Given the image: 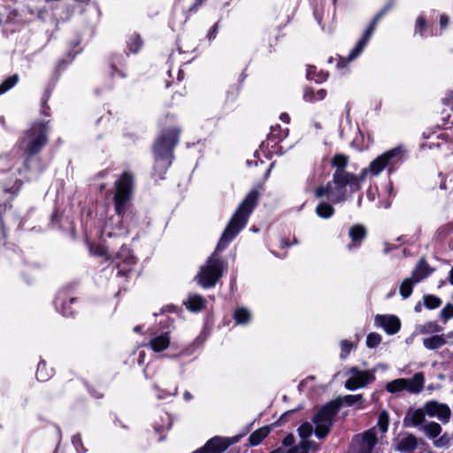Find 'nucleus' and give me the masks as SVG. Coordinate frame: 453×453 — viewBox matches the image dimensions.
<instances>
[{
  "instance_id": "nucleus-1",
  "label": "nucleus",
  "mask_w": 453,
  "mask_h": 453,
  "mask_svg": "<svg viewBox=\"0 0 453 453\" xmlns=\"http://www.w3.org/2000/svg\"><path fill=\"white\" fill-rule=\"evenodd\" d=\"M260 198L257 188H252L241 202L225 227L213 253L196 275L197 282L204 288H213L223 275L226 262L218 254L227 248L229 243L246 226L249 218L257 207Z\"/></svg>"
},
{
  "instance_id": "nucleus-2",
  "label": "nucleus",
  "mask_w": 453,
  "mask_h": 453,
  "mask_svg": "<svg viewBox=\"0 0 453 453\" xmlns=\"http://www.w3.org/2000/svg\"><path fill=\"white\" fill-rule=\"evenodd\" d=\"M49 123L50 120L35 121L19 137L18 143L24 156L19 173L40 168L42 159L39 154L49 143Z\"/></svg>"
},
{
  "instance_id": "nucleus-3",
  "label": "nucleus",
  "mask_w": 453,
  "mask_h": 453,
  "mask_svg": "<svg viewBox=\"0 0 453 453\" xmlns=\"http://www.w3.org/2000/svg\"><path fill=\"white\" fill-rule=\"evenodd\" d=\"M181 128L179 126L164 127L152 143L154 164L151 177L156 180L165 179L168 168L174 159V150L180 142Z\"/></svg>"
},
{
  "instance_id": "nucleus-4",
  "label": "nucleus",
  "mask_w": 453,
  "mask_h": 453,
  "mask_svg": "<svg viewBox=\"0 0 453 453\" xmlns=\"http://www.w3.org/2000/svg\"><path fill=\"white\" fill-rule=\"evenodd\" d=\"M366 173V169H363L358 175L334 173L332 180L315 188L314 197L318 199L326 197L332 203H342L348 198V188L350 194L361 189V182L365 180Z\"/></svg>"
},
{
  "instance_id": "nucleus-5",
  "label": "nucleus",
  "mask_w": 453,
  "mask_h": 453,
  "mask_svg": "<svg viewBox=\"0 0 453 453\" xmlns=\"http://www.w3.org/2000/svg\"><path fill=\"white\" fill-rule=\"evenodd\" d=\"M134 180L129 172H123L114 183L113 205L117 216L121 220L132 206L134 196Z\"/></svg>"
},
{
  "instance_id": "nucleus-6",
  "label": "nucleus",
  "mask_w": 453,
  "mask_h": 453,
  "mask_svg": "<svg viewBox=\"0 0 453 453\" xmlns=\"http://www.w3.org/2000/svg\"><path fill=\"white\" fill-rule=\"evenodd\" d=\"M342 408L340 400H331L321 406L312 418L315 424V435L319 439L326 438L334 425L335 418Z\"/></svg>"
},
{
  "instance_id": "nucleus-7",
  "label": "nucleus",
  "mask_w": 453,
  "mask_h": 453,
  "mask_svg": "<svg viewBox=\"0 0 453 453\" xmlns=\"http://www.w3.org/2000/svg\"><path fill=\"white\" fill-rule=\"evenodd\" d=\"M56 310L65 317L73 318L78 312L79 290L75 282L62 287L54 299Z\"/></svg>"
},
{
  "instance_id": "nucleus-8",
  "label": "nucleus",
  "mask_w": 453,
  "mask_h": 453,
  "mask_svg": "<svg viewBox=\"0 0 453 453\" xmlns=\"http://www.w3.org/2000/svg\"><path fill=\"white\" fill-rule=\"evenodd\" d=\"M405 159V150L401 147L397 146L391 150H388L373 159L369 168L366 169L372 175H379L385 168L388 167V173L391 174L395 171L396 166L403 163Z\"/></svg>"
},
{
  "instance_id": "nucleus-9",
  "label": "nucleus",
  "mask_w": 453,
  "mask_h": 453,
  "mask_svg": "<svg viewBox=\"0 0 453 453\" xmlns=\"http://www.w3.org/2000/svg\"><path fill=\"white\" fill-rule=\"evenodd\" d=\"M23 182L21 180L17 179L13 185L9 187L7 185L3 186L4 192L5 194H11V197L6 201L0 203V244L4 243L7 238V231L4 225V215L7 210H11L12 208V202L19 193L22 188Z\"/></svg>"
},
{
  "instance_id": "nucleus-10",
  "label": "nucleus",
  "mask_w": 453,
  "mask_h": 453,
  "mask_svg": "<svg viewBox=\"0 0 453 453\" xmlns=\"http://www.w3.org/2000/svg\"><path fill=\"white\" fill-rule=\"evenodd\" d=\"M113 259H119L116 267L118 269L117 276L127 278L133 271V267L137 263V257L134 255L131 248L123 244L116 253Z\"/></svg>"
},
{
  "instance_id": "nucleus-11",
  "label": "nucleus",
  "mask_w": 453,
  "mask_h": 453,
  "mask_svg": "<svg viewBox=\"0 0 453 453\" xmlns=\"http://www.w3.org/2000/svg\"><path fill=\"white\" fill-rule=\"evenodd\" d=\"M107 66V74L111 79H126L127 74V68L126 59L123 54L111 53L105 60Z\"/></svg>"
},
{
  "instance_id": "nucleus-12",
  "label": "nucleus",
  "mask_w": 453,
  "mask_h": 453,
  "mask_svg": "<svg viewBox=\"0 0 453 453\" xmlns=\"http://www.w3.org/2000/svg\"><path fill=\"white\" fill-rule=\"evenodd\" d=\"M396 4V0H387L385 5L374 15L372 19L371 20L369 26L364 32L363 35L360 38V43L358 48H361L362 45L367 44L372 36L378 22L389 12H391Z\"/></svg>"
},
{
  "instance_id": "nucleus-13",
  "label": "nucleus",
  "mask_w": 453,
  "mask_h": 453,
  "mask_svg": "<svg viewBox=\"0 0 453 453\" xmlns=\"http://www.w3.org/2000/svg\"><path fill=\"white\" fill-rule=\"evenodd\" d=\"M396 4V0H387L385 5L374 15L372 19L371 20L369 26L364 32L363 35L360 38V43L358 48H361L362 45L367 44L372 36L378 22L389 12H391Z\"/></svg>"
},
{
  "instance_id": "nucleus-14",
  "label": "nucleus",
  "mask_w": 453,
  "mask_h": 453,
  "mask_svg": "<svg viewBox=\"0 0 453 453\" xmlns=\"http://www.w3.org/2000/svg\"><path fill=\"white\" fill-rule=\"evenodd\" d=\"M350 372L353 376L345 382V388L349 390L364 388L375 380L373 371H360L357 367L354 366L350 369Z\"/></svg>"
},
{
  "instance_id": "nucleus-15",
  "label": "nucleus",
  "mask_w": 453,
  "mask_h": 453,
  "mask_svg": "<svg viewBox=\"0 0 453 453\" xmlns=\"http://www.w3.org/2000/svg\"><path fill=\"white\" fill-rule=\"evenodd\" d=\"M437 129L438 131H440L438 134L437 130L432 129L426 130L423 133L424 139L427 141L422 143V149H441V145L442 142H453V138L449 133H447L446 131H442L440 128Z\"/></svg>"
},
{
  "instance_id": "nucleus-16",
  "label": "nucleus",
  "mask_w": 453,
  "mask_h": 453,
  "mask_svg": "<svg viewBox=\"0 0 453 453\" xmlns=\"http://www.w3.org/2000/svg\"><path fill=\"white\" fill-rule=\"evenodd\" d=\"M293 6V0H274L271 3V13L276 19L282 17V21L277 26L279 30L284 28L290 20L289 11Z\"/></svg>"
},
{
  "instance_id": "nucleus-17",
  "label": "nucleus",
  "mask_w": 453,
  "mask_h": 453,
  "mask_svg": "<svg viewBox=\"0 0 453 453\" xmlns=\"http://www.w3.org/2000/svg\"><path fill=\"white\" fill-rule=\"evenodd\" d=\"M377 442L376 434L372 430H367L362 435H356V453H372Z\"/></svg>"
},
{
  "instance_id": "nucleus-18",
  "label": "nucleus",
  "mask_w": 453,
  "mask_h": 453,
  "mask_svg": "<svg viewBox=\"0 0 453 453\" xmlns=\"http://www.w3.org/2000/svg\"><path fill=\"white\" fill-rule=\"evenodd\" d=\"M424 409L429 417H437L443 423L448 422L450 418L451 411L446 403L430 400L425 403Z\"/></svg>"
},
{
  "instance_id": "nucleus-19",
  "label": "nucleus",
  "mask_w": 453,
  "mask_h": 453,
  "mask_svg": "<svg viewBox=\"0 0 453 453\" xmlns=\"http://www.w3.org/2000/svg\"><path fill=\"white\" fill-rule=\"evenodd\" d=\"M207 0H174V11L180 9L184 15V23L197 13Z\"/></svg>"
},
{
  "instance_id": "nucleus-20",
  "label": "nucleus",
  "mask_w": 453,
  "mask_h": 453,
  "mask_svg": "<svg viewBox=\"0 0 453 453\" xmlns=\"http://www.w3.org/2000/svg\"><path fill=\"white\" fill-rule=\"evenodd\" d=\"M375 324L382 327L389 335L397 334L401 329V320L395 315H377Z\"/></svg>"
},
{
  "instance_id": "nucleus-21",
  "label": "nucleus",
  "mask_w": 453,
  "mask_h": 453,
  "mask_svg": "<svg viewBox=\"0 0 453 453\" xmlns=\"http://www.w3.org/2000/svg\"><path fill=\"white\" fill-rule=\"evenodd\" d=\"M368 234L366 227L362 224H355L349 229L350 243L347 245L348 250L359 248Z\"/></svg>"
},
{
  "instance_id": "nucleus-22",
  "label": "nucleus",
  "mask_w": 453,
  "mask_h": 453,
  "mask_svg": "<svg viewBox=\"0 0 453 453\" xmlns=\"http://www.w3.org/2000/svg\"><path fill=\"white\" fill-rule=\"evenodd\" d=\"M426 414L425 409L412 410L410 408L403 418V426H418L422 425L426 420Z\"/></svg>"
},
{
  "instance_id": "nucleus-23",
  "label": "nucleus",
  "mask_w": 453,
  "mask_h": 453,
  "mask_svg": "<svg viewBox=\"0 0 453 453\" xmlns=\"http://www.w3.org/2000/svg\"><path fill=\"white\" fill-rule=\"evenodd\" d=\"M434 270V269L428 265L426 258L421 257L412 271L411 276L416 281L419 282L428 277Z\"/></svg>"
},
{
  "instance_id": "nucleus-24",
  "label": "nucleus",
  "mask_w": 453,
  "mask_h": 453,
  "mask_svg": "<svg viewBox=\"0 0 453 453\" xmlns=\"http://www.w3.org/2000/svg\"><path fill=\"white\" fill-rule=\"evenodd\" d=\"M143 44V39L139 33L134 32L128 35L126 41L127 49L128 50V53H127V57L128 56L129 53L134 55L138 54L142 49Z\"/></svg>"
},
{
  "instance_id": "nucleus-25",
  "label": "nucleus",
  "mask_w": 453,
  "mask_h": 453,
  "mask_svg": "<svg viewBox=\"0 0 453 453\" xmlns=\"http://www.w3.org/2000/svg\"><path fill=\"white\" fill-rule=\"evenodd\" d=\"M418 440L411 434H407L405 437L400 440L395 446V450L399 452L413 453L418 448Z\"/></svg>"
},
{
  "instance_id": "nucleus-26",
  "label": "nucleus",
  "mask_w": 453,
  "mask_h": 453,
  "mask_svg": "<svg viewBox=\"0 0 453 453\" xmlns=\"http://www.w3.org/2000/svg\"><path fill=\"white\" fill-rule=\"evenodd\" d=\"M359 43H360V39L356 43L355 47L350 50L348 57L343 58L342 56H338V58H336V60H337L336 67L338 69H343V68L347 67V65H349V62H351L352 60L357 58L363 52V50H365V48L367 44H364L361 46V48H358Z\"/></svg>"
},
{
  "instance_id": "nucleus-27",
  "label": "nucleus",
  "mask_w": 453,
  "mask_h": 453,
  "mask_svg": "<svg viewBox=\"0 0 453 453\" xmlns=\"http://www.w3.org/2000/svg\"><path fill=\"white\" fill-rule=\"evenodd\" d=\"M349 162V157L348 155L343 153L335 154L331 159V166L335 169L334 173H350L346 171Z\"/></svg>"
},
{
  "instance_id": "nucleus-28",
  "label": "nucleus",
  "mask_w": 453,
  "mask_h": 453,
  "mask_svg": "<svg viewBox=\"0 0 453 453\" xmlns=\"http://www.w3.org/2000/svg\"><path fill=\"white\" fill-rule=\"evenodd\" d=\"M272 426H264L250 434L248 441L252 447L259 445L271 433Z\"/></svg>"
},
{
  "instance_id": "nucleus-29",
  "label": "nucleus",
  "mask_w": 453,
  "mask_h": 453,
  "mask_svg": "<svg viewBox=\"0 0 453 453\" xmlns=\"http://www.w3.org/2000/svg\"><path fill=\"white\" fill-rule=\"evenodd\" d=\"M406 390L418 394L424 388L425 376L423 372L415 373L411 379H407Z\"/></svg>"
},
{
  "instance_id": "nucleus-30",
  "label": "nucleus",
  "mask_w": 453,
  "mask_h": 453,
  "mask_svg": "<svg viewBox=\"0 0 453 453\" xmlns=\"http://www.w3.org/2000/svg\"><path fill=\"white\" fill-rule=\"evenodd\" d=\"M184 304L188 311L192 312H198L206 308V300L200 295H192L188 296Z\"/></svg>"
},
{
  "instance_id": "nucleus-31",
  "label": "nucleus",
  "mask_w": 453,
  "mask_h": 453,
  "mask_svg": "<svg viewBox=\"0 0 453 453\" xmlns=\"http://www.w3.org/2000/svg\"><path fill=\"white\" fill-rule=\"evenodd\" d=\"M54 374V369L49 367L47 362L41 358L35 372V377L38 381L45 382L48 381Z\"/></svg>"
},
{
  "instance_id": "nucleus-32",
  "label": "nucleus",
  "mask_w": 453,
  "mask_h": 453,
  "mask_svg": "<svg viewBox=\"0 0 453 453\" xmlns=\"http://www.w3.org/2000/svg\"><path fill=\"white\" fill-rule=\"evenodd\" d=\"M334 203L327 201H320L315 208V212L321 219H330L335 213Z\"/></svg>"
},
{
  "instance_id": "nucleus-33",
  "label": "nucleus",
  "mask_w": 453,
  "mask_h": 453,
  "mask_svg": "<svg viewBox=\"0 0 453 453\" xmlns=\"http://www.w3.org/2000/svg\"><path fill=\"white\" fill-rule=\"evenodd\" d=\"M170 344V336L168 333H163L152 338L150 342L151 349L155 352H161L168 348Z\"/></svg>"
},
{
  "instance_id": "nucleus-34",
  "label": "nucleus",
  "mask_w": 453,
  "mask_h": 453,
  "mask_svg": "<svg viewBox=\"0 0 453 453\" xmlns=\"http://www.w3.org/2000/svg\"><path fill=\"white\" fill-rule=\"evenodd\" d=\"M334 400H340L342 403V406L343 404L347 406H353L355 404L357 405V409H363L365 399L364 398L362 394L358 395H347L345 396H338Z\"/></svg>"
},
{
  "instance_id": "nucleus-35",
  "label": "nucleus",
  "mask_w": 453,
  "mask_h": 453,
  "mask_svg": "<svg viewBox=\"0 0 453 453\" xmlns=\"http://www.w3.org/2000/svg\"><path fill=\"white\" fill-rule=\"evenodd\" d=\"M447 343L443 334H434L428 338L423 339V345L426 349L434 350L441 348Z\"/></svg>"
},
{
  "instance_id": "nucleus-36",
  "label": "nucleus",
  "mask_w": 453,
  "mask_h": 453,
  "mask_svg": "<svg viewBox=\"0 0 453 453\" xmlns=\"http://www.w3.org/2000/svg\"><path fill=\"white\" fill-rule=\"evenodd\" d=\"M306 77L308 80H312L316 83H322L328 79L329 73L324 70L318 71L315 65H309L307 68Z\"/></svg>"
},
{
  "instance_id": "nucleus-37",
  "label": "nucleus",
  "mask_w": 453,
  "mask_h": 453,
  "mask_svg": "<svg viewBox=\"0 0 453 453\" xmlns=\"http://www.w3.org/2000/svg\"><path fill=\"white\" fill-rule=\"evenodd\" d=\"M52 90L53 88L51 87L46 88L41 98L40 113L45 117H50L51 114L50 107L49 106L48 102L52 95Z\"/></svg>"
},
{
  "instance_id": "nucleus-38",
  "label": "nucleus",
  "mask_w": 453,
  "mask_h": 453,
  "mask_svg": "<svg viewBox=\"0 0 453 453\" xmlns=\"http://www.w3.org/2000/svg\"><path fill=\"white\" fill-rule=\"evenodd\" d=\"M233 318L236 324L246 325L251 320V314L246 308L241 307L234 311Z\"/></svg>"
},
{
  "instance_id": "nucleus-39",
  "label": "nucleus",
  "mask_w": 453,
  "mask_h": 453,
  "mask_svg": "<svg viewBox=\"0 0 453 453\" xmlns=\"http://www.w3.org/2000/svg\"><path fill=\"white\" fill-rule=\"evenodd\" d=\"M442 327L436 321H428L417 326V332L421 334L439 333Z\"/></svg>"
},
{
  "instance_id": "nucleus-40",
  "label": "nucleus",
  "mask_w": 453,
  "mask_h": 453,
  "mask_svg": "<svg viewBox=\"0 0 453 453\" xmlns=\"http://www.w3.org/2000/svg\"><path fill=\"white\" fill-rule=\"evenodd\" d=\"M74 56L70 52L65 58H60L57 61L54 68V76L58 79L61 73L66 70L67 66L73 62Z\"/></svg>"
},
{
  "instance_id": "nucleus-41",
  "label": "nucleus",
  "mask_w": 453,
  "mask_h": 453,
  "mask_svg": "<svg viewBox=\"0 0 453 453\" xmlns=\"http://www.w3.org/2000/svg\"><path fill=\"white\" fill-rule=\"evenodd\" d=\"M406 382L407 379L403 378L394 380L387 384L386 389L391 394L399 393L406 390Z\"/></svg>"
},
{
  "instance_id": "nucleus-42",
  "label": "nucleus",
  "mask_w": 453,
  "mask_h": 453,
  "mask_svg": "<svg viewBox=\"0 0 453 453\" xmlns=\"http://www.w3.org/2000/svg\"><path fill=\"white\" fill-rule=\"evenodd\" d=\"M417 281L411 278H406L403 280L400 285V295L403 299H406L411 296L413 291V286Z\"/></svg>"
},
{
  "instance_id": "nucleus-43",
  "label": "nucleus",
  "mask_w": 453,
  "mask_h": 453,
  "mask_svg": "<svg viewBox=\"0 0 453 453\" xmlns=\"http://www.w3.org/2000/svg\"><path fill=\"white\" fill-rule=\"evenodd\" d=\"M19 81L17 73L9 76L0 84V95H3L12 88Z\"/></svg>"
},
{
  "instance_id": "nucleus-44",
  "label": "nucleus",
  "mask_w": 453,
  "mask_h": 453,
  "mask_svg": "<svg viewBox=\"0 0 453 453\" xmlns=\"http://www.w3.org/2000/svg\"><path fill=\"white\" fill-rule=\"evenodd\" d=\"M426 434L432 439H434L441 433V426L436 422H430L423 427Z\"/></svg>"
},
{
  "instance_id": "nucleus-45",
  "label": "nucleus",
  "mask_w": 453,
  "mask_h": 453,
  "mask_svg": "<svg viewBox=\"0 0 453 453\" xmlns=\"http://www.w3.org/2000/svg\"><path fill=\"white\" fill-rule=\"evenodd\" d=\"M423 299L424 305L429 310L436 309L441 304V300L434 295H425Z\"/></svg>"
},
{
  "instance_id": "nucleus-46",
  "label": "nucleus",
  "mask_w": 453,
  "mask_h": 453,
  "mask_svg": "<svg viewBox=\"0 0 453 453\" xmlns=\"http://www.w3.org/2000/svg\"><path fill=\"white\" fill-rule=\"evenodd\" d=\"M389 416L386 411H382L379 417L377 426L381 433H386L388 428Z\"/></svg>"
},
{
  "instance_id": "nucleus-47",
  "label": "nucleus",
  "mask_w": 453,
  "mask_h": 453,
  "mask_svg": "<svg viewBox=\"0 0 453 453\" xmlns=\"http://www.w3.org/2000/svg\"><path fill=\"white\" fill-rule=\"evenodd\" d=\"M382 341V337L380 334L372 332L368 334L366 337V346L369 349H374L380 345Z\"/></svg>"
},
{
  "instance_id": "nucleus-48",
  "label": "nucleus",
  "mask_w": 453,
  "mask_h": 453,
  "mask_svg": "<svg viewBox=\"0 0 453 453\" xmlns=\"http://www.w3.org/2000/svg\"><path fill=\"white\" fill-rule=\"evenodd\" d=\"M427 27V23L425 16L420 15L417 18L415 23V34L424 36Z\"/></svg>"
},
{
  "instance_id": "nucleus-49",
  "label": "nucleus",
  "mask_w": 453,
  "mask_h": 453,
  "mask_svg": "<svg viewBox=\"0 0 453 453\" xmlns=\"http://www.w3.org/2000/svg\"><path fill=\"white\" fill-rule=\"evenodd\" d=\"M313 428L309 422H303L297 429L298 435L302 439L309 438L312 434Z\"/></svg>"
},
{
  "instance_id": "nucleus-50",
  "label": "nucleus",
  "mask_w": 453,
  "mask_h": 453,
  "mask_svg": "<svg viewBox=\"0 0 453 453\" xmlns=\"http://www.w3.org/2000/svg\"><path fill=\"white\" fill-rule=\"evenodd\" d=\"M90 251L95 256H97L100 257H104V259L106 261L110 260V258H111L110 256L108 255L107 248L104 245L98 244V245H96L95 247L91 246Z\"/></svg>"
},
{
  "instance_id": "nucleus-51",
  "label": "nucleus",
  "mask_w": 453,
  "mask_h": 453,
  "mask_svg": "<svg viewBox=\"0 0 453 453\" xmlns=\"http://www.w3.org/2000/svg\"><path fill=\"white\" fill-rule=\"evenodd\" d=\"M354 348V343L348 341V340H342L341 342V354L340 357L342 359H345L349 353L351 352L352 349Z\"/></svg>"
},
{
  "instance_id": "nucleus-52",
  "label": "nucleus",
  "mask_w": 453,
  "mask_h": 453,
  "mask_svg": "<svg viewBox=\"0 0 453 453\" xmlns=\"http://www.w3.org/2000/svg\"><path fill=\"white\" fill-rule=\"evenodd\" d=\"M72 443L74 446L77 453H84L87 451L83 445L82 438L80 434H76L72 437Z\"/></svg>"
},
{
  "instance_id": "nucleus-53",
  "label": "nucleus",
  "mask_w": 453,
  "mask_h": 453,
  "mask_svg": "<svg viewBox=\"0 0 453 453\" xmlns=\"http://www.w3.org/2000/svg\"><path fill=\"white\" fill-rule=\"evenodd\" d=\"M296 411V409L285 411L283 414L280 415V417L275 422H273L271 425L272 428L276 427V426H280L286 424L288 421V417L290 415H292Z\"/></svg>"
},
{
  "instance_id": "nucleus-54",
  "label": "nucleus",
  "mask_w": 453,
  "mask_h": 453,
  "mask_svg": "<svg viewBox=\"0 0 453 453\" xmlns=\"http://www.w3.org/2000/svg\"><path fill=\"white\" fill-rule=\"evenodd\" d=\"M303 98L305 102L314 103L316 102V94L312 88L305 87L303 89Z\"/></svg>"
},
{
  "instance_id": "nucleus-55",
  "label": "nucleus",
  "mask_w": 453,
  "mask_h": 453,
  "mask_svg": "<svg viewBox=\"0 0 453 453\" xmlns=\"http://www.w3.org/2000/svg\"><path fill=\"white\" fill-rule=\"evenodd\" d=\"M441 316L444 321H447L453 318V304L447 303L441 310Z\"/></svg>"
},
{
  "instance_id": "nucleus-56",
  "label": "nucleus",
  "mask_w": 453,
  "mask_h": 453,
  "mask_svg": "<svg viewBox=\"0 0 453 453\" xmlns=\"http://www.w3.org/2000/svg\"><path fill=\"white\" fill-rule=\"evenodd\" d=\"M219 32V23H215L208 31L207 38L211 41L216 38Z\"/></svg>"
},
{
  "instance_id": "nucleus-57",
  "label": "nucleus",
  "mask_w": 453,
  "mask_h": 453,
  "mask_svg": "<svg viewBox=\"0 0 453 453\" xmlns=\"http://www.w3.org/2000/svg\"><path fill=\"white\" fill-rule=\"evenodd\" d=\"M442 103L446 106L453 105V90L448 91L445 96L442 98Z\"/></svg>"
},
{
  "instance_id": "nucleus-58",
  "label": "nucleus",
  "mask_w": 453,
  "mask_h": 453,
  "mask_svg": "<svg viewBox=\"0 0 453 453\" xmlns=\"http://www.w3.org/2000/svg\"><path fill=\"white\" fill-rule=\"evenodd\" d=\"M295 441H296V439H295L294 434H288L282 440V445L285 446V447L292 446L295 443Z\"/></svg>"
},
{
  "instance_id": "nucleus-59",
  "label": "nucleus",
  "mask_w": 453,
  "mask_h": 453,
  "mask_svg": "<svg viewBox=\"0 0 453 453\" xmlns=\"http://www.w3.org/2000/svg\"><path fill=\"white\" fill-rule=\"evenodd\" d=\"M313 443V441L303 439V441L299 444V450L300 451H306L308 452L309 449L311 448V445Z\"/></svg>"
},
{
  "instance_id": "nucleus-60",
  "label": "nucleus",
  "mask_w": 453,
  "mask_h": 453,
  "mask_svg": "<svg viewBox=\"0 0 453 453\" xmlns=\"http://www.w3.org/2000/svg\"><path fill=\"white\" fill-rule=\"evenodd\" d=\"M19 15L17 9H11L7 18H6V23H12L14 19Z\"/></svg>"
},
{
  "instance_id": "nucleus-61",
  "label": "nucleus",
  "mask_w": 453,
  "mask_h": 453,
  "mask_svg": "<svg viewBox=\"0 0 453 453\" xmlns=\"http://www.w3.org/2000/svg\"><path fill=\"white\" fill-rule=\"evenodd\" d=\"M439 231L445 234H448L453 232V223H449V224L442 226L441 227H440Z\"/></svg>"
},
{
  "instance_id": "nucleus-62",
  "label": "nucleus",
  "mask_w": 453,
  "mask_h": 453,
  "mask_svg": "<svg viewBox=\"0 0 453 453\" xmlns=\"http://www.w3.org/2000/svg\"><path fill=\"white\" fill-rule=\"evenodd\" d=\"M449 19L446 14H441L440 17V26L441 28H446L449 25Z\"/></svg>"
},
{
  "instance_id": "nucleus-63",
  "label": "nucleus",
  "mask_w": 453,
  "mask_h": 453,
  "mask_svg": "<svg viewBox=\"0 0 453 453\" xmlns=\"http://www.w3.org/2000/svg\"><path fill=\"white\" fill-rule=\"evenodd\" d=\"M315 94H316V101H320V100H323L326 96L327 91L324 88H320L317 92H315Z\"/></svg>"
},
{
  "instance_id": "nucleus-64",
  "label": "nucleus",
  "mask_w": 453,
  "mask_h": 453,
  "mask_svg": "<svg viewBox=\"0 0 453 453\" xmlns=\"http://www.w3.org/2000/svg\"><path fill=\"white\" fill-rule=\"evenodd\" d=\"M286 453H308V452H306V451H300L299 450V447L293 446L290 449H288Z\"/></svg>"
}]
</instances>
